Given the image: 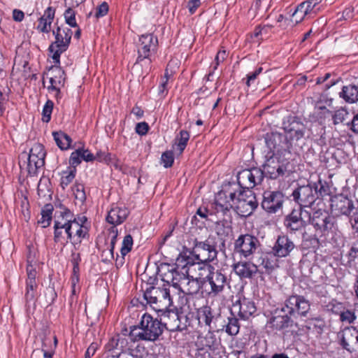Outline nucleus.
Instances as JSON below:
<instances>
[{"mask_svg":"<svg viewBox=\"0 0 358 358\" xmlns=\"http://www.w3.org/2000/svg\"><path fill=\"white\" fill-rule=\"evenodd\" d=\"M60 211V216L62 220H57L54 224V241L56 243H62L63 241L68 242L72 240V243L76 249L83 238L88 236V229L82 225L73 217V214L70 210L64 207Z\"/></svg>","mask_w":358,"mask_h":358,"instance_id":"nucleus-1","label":"nucleus"},{"mask_svg":"<svg viewBox=\"0 0 358 358\" xmlns=\"http://www.w3.org/2000/svg\"><path fill=\"white\" fill-rule=\"evenodd\" d=\"M164 325L162 321L145 313L138 326L131 327L129 336L134 341H155L162 334Z\"/></svg>","mask_w":358,"mask_h":358,"instance_id":"nucleus-2","label":"nucleus"},{"mask_svg":"<svg viewBox=\"0 0 358 358\" xmlns=\"http://www.w3.org/2000/svg\"><path fill=\"white\" fill-rule=\"evenodd\" d=\"M147 303L158 311L164 310L172 305L170 290L166 287H150L143 294Z\"/></svg>","mask_w":358,"mask_h":358,"instance_id":"nucleus-3","label":"nucleus"},{"mask_svg":"<svg viewBox=\"0 0 358 358\" xmlns=\"http://www.w3.org/2000/svg\"><path fill=\"white\" fill-rule=\"evenodd\" d=\"M158 46V40L152 34H143L139 38V41L137 45L138 57L134 66L144 62L145 64L148 65L147 70L150 69V64L152 60L150 56L155 54L157 51Z\"/></svg>","mask_w":358,"mask_h":358,"instance_id":"nucleus-4","label":"nucleus"},{"mask_svg":"<svg viewBox=\"0 0 358 358\" xmlns=\"http://www.w3.org/2000/svg\"><path fill=\"white\" fill-rule=\"evenodd\" d=\"M55 41L49 46V51L52 53V58L55 64H59L60 55L65 52L71 43L72 31L69 28L57 27L52 31Z\"/></svg>","mask_w":358,"mask_h":358,"instance_id":"nucleus-5","label":"nucleus"},{"mask_svg":"<svg viewBox=\"0 0 358 358\" xmlns=\"http://www.w3.org/2000/svg\"><path fill=\"white\" fill-rule=\"evenodd\" d=\"M236 191L235 211L241 217H248L257 208L258 202L251 189H239Z\"/></svg>","mask_w":358,"mask_h":358,"instance_id":"nucleus-6","label":"nucleus"},{"mask_svg":"<svg viewBox=\"0 0 358 358\" xmlns=\"http://www.w3.org/2000/svg\"><path fill=\"white\" fill-rule=\"evenodd\" d=\"M189 253L199 262L206 264L216 259L218 252L216 245L209 239L205 241H199L195 239Z\"/></svg>","mask_w":358,"mask_h":358,"instance_id":"nucleus-7","label":"nucleus"},{"mask_svg":"<svg viewBox=\"0 0 358 358\" xmlns=\"http://www.w3.org/2000/svg\"><path fill=\"white\" fill-rule=\"evenodd\" d=\"M278 155H272L269 157L263 165L264 177L267 176L271 179H277L286 174L289 175L290 170L288 167L289 162L287 160H280Z\"/></svg>","mask_w":358,"mask_h":358,"instance_id":"nucleus-8","label":"nucleus"},{"mask_svg":"<svg viewBox=\"0 0 358 358\" xmlns=\"http://www.w3.org/2000/svg\"><path fill=\"white\" fill-rule=\"evenodd\" d=\"M261 244L258 238L249 234H242L234 242V251L245 258L254 256Z\"/></svg>","mask_w":358,"mask_h":358,"instance_id":"nucleus-9","label":"nucleus"},{"mask_svg":"<svg viewBox=\"0 0 358 358\" xmlns=\"http://www.w3.org/2000/svg\"><path fill=\"white\" fill-rule=\"evenodd\" d=\"M45 151L41 143L34 144L30 149L27 157V162H23V165H27V170L30 176L36 175L38 170L45 164Z\"/></svg>","mask_w":358,"mask_h":358,"instance_id":"nucleus-10","label":"nucleus"},{"mask_svg":"<svg viewBox=\"0 0 358 358\" xmlns=\"http://www.w3.org/2000/svg\"><path fill=\"white\" fill-rule=\"evenodd\" d=\"M264 179V173L260 168L254 167L250 169H244L238 172L237 181L239 189H251L262 183Z\"/></svg>","mask_w":358,"mask_h":358,"instance_id":"nucleus-11","label":"nucleus"},{"mask_svg":"<svg viewBox=\"0 0 358 358\" xmlns=\"http://www.w3.org/2000/svg\"><path fill=\"white\" fill-rule=\"evenodd\" d=\"M309 218V212L299 207L298 209L292 210V211L285 217L284 224L290 231H296L305 228L308 223Z\"/></svg>","mask_w":358,"mask_h":358,"instance_id":"nucleus-12","label":"nucleus"},{"mask_svg":"<svg viewBox=\"0 0 358 358\" xmlns=\"http://www.w3.org/2000/svg\"><path fill=\"white\" fill-rule=\"evenodd\" d=\"M286 137L290 141H299L304 138L307 133V127L301 120L296 117H288L282 123Z\"/></svg>","mask_w":358,"mask_h":358,"instance_id":"nucleus-13","label":"nucleus"},{"mask_svg":"<svg viewBox=\"0 0 358 358\" xmlns=\"http://www.w3.org/2000/svg\"><path fill=\"white\" fill-rule=\"evenodd\" d=\"M308 222L314 227L316 231L326 235L334 228L335 218L329 215L327 212L317 210L312 216L310 215Z\"/></svg>","mask_w":358,"mask_h":358,"instance_id":"nucleus-14","label":"nucleus"},{"mask_svg":"<svg viewBox=\"0 0 358 358\" xmlns=\"http://www.w3.org/2000/svg\"><path fill=\"white\" fill-rule=\"evenodd\" d=\"M236 191L222 190L219 192L215 198L213 208L216 213L225 215L231 208L235 210V199Z\"/></svg>","mask_w":358,"mask_h":358,"instance_id":"nucleus-15","label":"nucleus"},{"mask_svg":"<svg viewBox=\"0 0 358 358\" xmlns=\"http://www.w3.org/2000/svg\"><path fill=\"white\" fill-rule=\"evenodd\" d=\"M265 142L273 155H280L285 152L289 153V150L291 147V143L286 136L280 133L272 132L267 134L265 137Z\"/></svg>","mask_w":358,"mask_h":358,"instance_id":"nucleus-16","label":"nucleus"},{"mask_svg":"<svg viewBox=\"0 0 358 358\" xmlns=\"http://www.w3.org/2000/svg\"><path fill=\"white\" fill-rule=\"evenodd\" d=\"M284 195L280 191L264 192L262 201V208L268 213H276L282 208Z\"/></svg>","mask_w":358,"mask_h":358,"instance_id":"nucleus-17","label":"nucleus"},{"mask_svg":"<svg viewBox=\"0 0 358 358\" xmlns=\"http://www.w3.org/2000/svg\"><path fill=\"white\" fill-rule=\"evenodd\" d=\"M317 192V186L315 187L314 189L311 185H303L295 189L292 196L300 206L309 207L315 201Z\"/></svg>","mask_w":358,"mask_h":358,"instance_id":"nucleus-18","label":"nucleus"},{"mask_svg":"<svg viewBox=\"0 0 358 358\" xmlns=\"http://www.w3.org/2000/svg\"><path fill=\"white\" fill-rule=\"evenodd\" d=\"M209 273L204 279V284L208 283L210 287V293L217 295L221 292L227 282V276L220 270H215L209 266Z\"/></svg>","mask_w":358,"mask_h":358,"instance_id":"nucleus-19","label":"nucleus"},{"mask_svg":"<svg viewBox=\"0 0 358 358\" xmlns=\"http://www.w3.org/2000/svg\"><path fill=\"white\" fill-rule=\"evenodd\" d=\"M341 345L352 352L358 348V330L354 327H346L338 334Z\"/></svg>","mask_w":358,"mask_h":358,"instance_id":"nucleus-20","label":"nucleus"},{"mask_svg":"<svg viewBox=\"0 0 358 358\" xmlns=\"http://www.w3.org/2000/svg\"><path fill=\"white\" fill-rule=\"evenodd\" d=\"M188 275L187 270L179 269L170 265H168L166 271L162 273V280L168 284H172L176 289L180 288L184 279Z\"/></svg>","mask_w":358,"mask_h":358,"instance_id":"nucleus-21","label":"nucleus"},{"mask_svg":"<svg viewBox=\"0 0 358 358\" xmlns=\"http://www.w3.org/2000/svg\"><path fill=\"white\" fill-rule=\"evenodd\" d=\"M276 257H278L272 251L271 252H262L259 255L253 257L252 259L255 261L257 268L262 267L264 268L265 273L269 274L278 266Z\"/></svg>","mask_w":358,"mask_h":358,"instance_id":"nucleus-22","label":"nucleus"},{"mask_svg":"<svg viewBox=\"0 0 358 358\" xmlns=\"http://www.w3.org/2000/svg\"><path fill=\"white\" fill-rule=\"evenodd\" d=\"M295 248L294 242L285 235L279 236L272 248L273 254L278 257L289 256Z\"/></svg>","mask_w":358,"mask_h":358,"instance_id":"nucleus-23","label":"nucleus"},{"mask_svg":"<svg viewBox=\"0 0 358 358\" xmlns=\"http://www.w3.org/2000/svg\"><path fill=\"white\" fill-rule=\"evenodd\" d=\"M267 324L273 331H281L292 327L293 320L287 313H280V310L277 309Z\"/></svg>","mask_w":358,"mask_h":358,"instance_id":"nucleus-24","label":"nucleus"},{"mask_svg":"<svg viewBox=\"0 0 358 358\" xmlns=\"http://www.w3.org/2000/svg\"><path fill=\"white\" fill-rule=\"evenodd\" d=\"M160 321L164 325V329L168 331H174L181 330L180 320L177 312L173 310H167L162 315Z\"/></svg>","mask_w":358,"mask_h":358,"instance_id":"nucleus-25","label":"nucleus"},{"mask_svg":"<svg viewBox=\"0 0 358 358\" xmlns=\"http://www.w3.org/2000/svg\"><path fill=\"white\" fill-rule=\"evenodd\" d=\"M234 272L241 278H251L254 274L259 271L255 261L252 262H239L233 266Z\"/></svg>","mask_w":358,"mask_h":358,"instance_id":"nucleus-26","label":"nucleus"},{"mask_svg":"<svg viewBox=\"0 0 358 358\" xmlns=\"http://www.w3.org/2000/svg\"><path fill=\"white\" fill-rule=\"evenodd\" d=\"M234 308H238V316L241 319L248 320L257 310L255 303L247 298L240 299L238 303L234 305Z\"/></svg>","mask_w":358,"mask_h":358,"instance_id":"nucleus-27","label":"nucleus"},{"mask_svg":"<svg viewBox=\"0 0 358 358\" xmlns=\"http://www.w3.org/2000/svg\"><path fill=\"white\" fill-rule=\"evenodd\" d=\"M331 208L335 213L345 215H349L352 210L354 209V204L352 201L346 197L336 198L332 201Z\"/></svg>","mask_w":358,"mask_h":358,"instance_id":"nucleus-28","label":"nucleus"},{"mask_svg":"<svg viewBox=\"0 0 358 358\" xmlns=\"http://www.w3.org/2000/svg\"><path fill=\"white\" fill-rule=\"evenodd\" d=\"M55 10L52 7H48L44 12V14L39 17L36 29L40 33H49L51 30V24L55 17Z\"/></svg>","mask_w":358,"mask_h":358,"instance_id":"nucleus-29","label":"nucleus"},{"mask_svg":"<svg viewBox=\"0 0 358 358\" xmlns=\"http://www.w3.org/2000/svg\"><path fill=\"white\" fill-rule=\"evenodd\" d=\"M128 215L129 210L127 208L115 206L108 212L106 220L108 223L114 226L120 224L127 219Z\"/></svg>","mask_w":358,"mask_h":358,"instance_id":"nucleus-30","label":"nucleus"},{"mask_svg":"<svg viewBox=\"0 0 358 358\" xmlns=\"http://www.w3.org/2000/svg\"><path fill=\"white\" fill-rule=\"evenodd\" d=\"M178 289L185 294L192 295L199 291L200 282L197 278H190L189 275L186 279H184Z\"/></svg>","mask_w":358,"mask_h":358,"instance_id":"nucleus-31","label":"nucleus"},{"mask_svg":"<svg viewBox=\"0 0 358 358\" xmlns=\"http://www.w3.org/2000/svg\"><path fill=\"white\" fill-rule=\"evenodd\" d=\"M339 94L346 102L355 103L358 101V86L355 85L343 86Z\"/></svg>","mask_w":358,"mask_h":358,"instance_id":"nucleus-32","label":"nucleus"},{"mask_svg":"<svg viewBox=\"0 0 358 358\" xmlns=\"http://www.w3.org/2000/svg\"><path fill=\"white\" fill-rule=\"evenodd\" d=\"M197 317L200 324H204L210 327V324L214 319L213 310L210 306H203L199 309Z\"/></svg>","mask_w":358,"mask_h":358,"instance_id":"nucleus-33","label":"nucleus"},{"mask_svg":"<svg viewBox=\"0 0 358 358\" xmlns=\"http://www.w3.org/2000/svg\"><path fill=\"white\" fill-rule=\"evenodd\" d=\"M52 73H54V76L50 78V85L48 87L49 91L57 90V88H59L57 85H63L65 80L64 71L61 68L52 69Z\"/></svg>","mask_w":358,"mask_h":358,"instance_id":"nucleus-34","label":"nucleus"},{"mask_svg":"<svg viewBox=\"0 0 358 358\" xmlns=\"http://www.w3.org/2000/svg\"><path fill=\"white\" fill-rule=\"evenodd\" d=\"M38 283L34 281H26L24 298L26 303H34L37 295Z\"/></svg>","mask_w":358,"mask_h":358,"instance_id":"nucleus-35","label":"nucleus"},{"mask_svg":"<svg viewBox=\"0 0 358 358\" xmlns=\"http://www.w3.org/2000/svg\"><path fill=\"white\" fill-rule=\"evenodd\" d=\"M54 139L61 150H66L70 147L71 138L64 132H53Z\"/></svg>","mask_w":358,"mask_h":358,"instance_id":"nucleus-36","label":"nucleus"},{"mask_svg":"<svg viewBox=\"0 0 358 358\" xmlns=\"http://www.w3.org/2000/svg\"><path fill=\"white\" fill-rule=\"evenodd\" d=\"M52 211L53 206L51 203L45 205L41 210V217L38 221V223L41 224L42 227L45 228L50 225L52 220Z\"/></svg>","mask_w":358,"mask_h":358,"instance_id":"nucleus-37","label":"nucleus"},{"mask_svg":"<svg viewBox=\"0 0 358 358\" xmlns=\"http://www.w3.org/2000/svg\"><path fill=\"white\" fill-rule=\"evenodd\" d=\"M194 265V264L191 262V258L189 256L184 252H180L176 258V264L172 266L189 271V267Z\"/></svg>","mask_w":358,"mask_h":358,"instance_id":"nucleus-38","label":"nucleus"},{"mask_svg":"<svg viewBox=\"0 0 358 358\" xmlns=\"http://www.w3.org/2000/svg\"><path fill=\"white\" fill-rule=\"evenodd\" d=\"M296 298L299 303L294 307V313H297L302 316H306L310 310V303L303 296L296 295Z\"/></svg>","mask_w":358,"mask_h":358,"instance_id":"nucleus-39","label":"nucleus"},{"mask_svg":"<svg viewBox=\"0 0 358 358\" xmlns=\"http://www.w3.org/2000/svg\"><path fill=\"white\" fill-rule=\"evenodd\" d=\"M296 295L289 296L285 301L284 306L280 309V313H287V315L294 314V309L297 304Z\"/></svg>","mask_w":358,"mask_h":358,"instance_id":"nucleus-40","label":"nucleus"},{"mask_svg":"<svg viewBox=\"0 0 358 358\" xmlns=\"http://www.w3.org/2000/svg\"><path fill=\"white\" fill-rule=\"evenodd\" d=\"M189 138V134L187 131H180L179 135L176 138V141H178L176 143V149L179 151V154H181L185 150Z\"/></svg>","mask_w":358,"mask_h":358,"instance_id":"nucleus-41","label":"nucleus"},{"mask_svg":"<svg viewBox=\"0 0 358 358\" xmlns=\"http://www.w3.org/2000/svg\"><path fill=\"white\" fill-rule=\"evenodd\" d=\"M76 168H70L69 171H63L61 178L60 185L62 189H65L75 178L76 176Z\"/></svg>","mask_w":358,"mask_h":358,"instance_id":"nucleus-42","label":"nucleus"},{"mask_svg":"<svg viewBox=\"0 0 358 358\" xmlns=\"http://www.w3.org/2000/svg\"><path fill=\"white\" fill-rule=\"evenodd\" d=\"M228 323L226 325V332L229 335H236L239 332L238 320L234 317L228 318Z\"/></svg>","mask_w":358,"mask_h":358,"instance_id":"nucleus-43","label":"nucleus"},{"mask_svg":"<svg viewBox=\"0 0 358 358\" xmlns=\"http://www.w3.org/2000/svg\"><path fill=\"white\" fill-rule=\"evenodd\" d=\"M69 7L64 12V18L66 24L72 27H77L78 24L76 20V13L73 10V7Z\"/></svg>","mask_w":358,"mask_h":358,"instance_id":"nucleus-44","label":"nucleus"},{"mask_svg":"<svg viewBox=\"0 0 358 358\" xmlns=\"http://www.w3.org/2000/svg\"><path fill=\"white\" fill-rule=\"evenodd\" d=\"M132 246L133 238L130 234H128L124 236L122 241V245L120 250L122 256L124 257L127 254H128L131 250Z\"/></svg>","mask_w":358,"mask_h":358,"instance_id":"nucleus-45","label":"nucleus"},{"mask_svg":"<svg viewBox=\"0 0 358 358\" xmlns=\"http://www.w3.org/2000/svg\"><path fill=\"white\" fill-rule=\"evenodd\" d=\"M306 17H308V15L305 13L303 5L300 3L292 14V21H294L296 24H298L301 22Z\"/></svg>","mask_w":358,"mask_h":358,"instance_id":"nucleus-46","label":"nucleus"},{"mask_svg":"<svg viewBox=\"0 0 358 358\" xmlns=\"http://www.w3.org/2000/svg\"><path fill=\"white\" fill-rule=\"evenodd\" d=\"M73 192L76 199L80 202H83L86 199L85 188L82 184H76L73 187Z\"/></svg>","mask_w":358,"mask_h":358,"instance_id":"nucleus-47","label":"nucleus"},{"mask_svg":"<svg viewBox=\"0 0 358 358\" xmlns=\"http://www.w3.org/2000/svg\"><path fill=\"white\" fill-rule=\"evenodd\" d=\"M162 164L165 168H169L172 166L174 162L173 153L171 151L164 152L162 155L161 157Z\"/></svg>","mask_w":358,"mask_h":358,"instance_id":"nucleus-48","label":"nucleus"},{"mask_svg":"<svg viewBox=\"0 0 358 358\" xmlns=\"http://www.w3.org/2000/svg\"><path fill=\"white\" fill-rule=\"evenodd\" d=\"M301 5H303V8L305 9V13L308 15V17H313L316 15L319 11L320 8H317L313 3L310 1V0H307L301 3Z\"/></svg>","mask_w":358,"mask_h":358,"instance_id":"nucleus-49","label":"nucleus"},{"mask_svg":"<svg viewBox=\"0 0 358 358\" xmlns=\"http://www.w3.org/2000/svg\"><path fill=\"white\" fill-rule=\"evenodd\" d=\"M53 108V102L50 100H48L43 109V121L45 122H48L51 117V113Z\"/></svg>","mask_w":358,"mask_h":358,"instance_id":"nucleus-50","label":"nucleus"},{"mask_svg":"<svg viewBox=\"0 0 358 358\" xmlns=\"http://www.w3.org/2000/svg\"><path fill=\"white\" fill-rule=\"evenodd\" d=\"M340 319L342 322L350 324L356 319V316L354 312L350 310H346L341 313Z\"/></svg>","mask_w":358,"mask_h":358,"instance_id":"nucleus-51","label":"nucleus"},{"mask_svg":"<svg viewBox=\"0 0 358 358\" xmlns=\"http://www.w3.org/2000/svg\"><path fill=\"white\" fill-rule=\"evenodd\" d=\"M262 67L257 68L255 71L251 72L247 75L245 84L250 87L252 83L257 78V76L262 72Z\"/></svg>","mask_w":358,"mask_h":358,"instance_id":"nucleus-52","label":"nucleus"},{"mask_svg":"<svg viewBox=\"0 0 358 358\" xmlns=\"http://www.w3.org/2000/svg\"><path fill=\"white\" fill-rule=\"evenodd\" d=\"M348 256L350 261L358 259V239L352 243Z\"/></svg>","mask_w":358,"mask_h":358,"instance_id":"nucleus-53","label":"nucleus"},{"mask_svg":"<svg viewBox=\"0 0 358 358\" xmlns=\"http://www.w3.org/2000/svg\"><path fill=\"white\" fill-rule=\"evenodd\" d=\"M78 151L80 152V159L81 160H85V162H93L95 160L94 155L91 153L87 149L84 148H78Z\"/></svg>","mask_w":358,"mask_h":358,"instance_id":"nucleus-54","label":"nucleus"},{"mask_svg":"<svg viewBox=\"0 0 358 358\" xmlns=\"http://www.w3.org/2000/svg\"><path fill=\"white\" fill-rule=\"evenodd\" d=\"M317 186V198L319 196H323L328 194V187L324 185L321 180L318 181V183H314L313 187L315 189V187Z\"/></svg>","mask_w":358,"mask_h":358,"instance_id":"nucleus-55","label":"nucleus"},{"mask_svg":"<svg viewBox=\"0 0 358 358\" xmlns=\"http://www.w3.org/2000/svg\"><path fill=\"white\" fill-rule=\"evenodd\" d=\"M80 152L77 149L71 153L69 159V163L71 165L74 166L73 168H76V166L80 164Z\"/></svg>","mask_w":358,"mask_h":358,"instance_id":"nucleus-56","label":"nucleus"},{"mask_svg":"<svg viewBox=\"0 0 358 358\" xmlns=\"http://www.w3.org/2000/svg\"><path fill=\"white\" fill-rule=\"evenodd\" d=\"M110 230V234H112V236H111V240H110V243L109 250H110V253L113 255L114 248H115V243L117 241V229L115 228V227H111Z\"/></svg>","mask_w":358,"mask_h":358,"instance_id":"nucleus-57","label":"nucleus"},{"mask_svg":"<svg viewBox=\"0 0 358 358\" xmlns=\"http://www.w3.org/2000/svg\"><path fill=\"white\" fill-rule=\"evenodd\" d=\"M136 132L139 135H145L148 133L149 130V126L148 124L145 122H139L136 126Z\"/></svg>","mask_w":358,"mask_h":358,"instance_id":"nucleus-58","label":"nucleus"},{"mask_svg":"<svg viewBox=\"0 0 358 358\" xmlns=\"http://www.w3.org/2000/svg\"><path fill=\"white\" fill-rule=\"evenodd\" d=\"M27 278L26 281H34L36 282V271L33 267L32 265L28 264L27 267Z\"/></svg>","mask_w":358,"mask_h":358,"instance_id":"nucleus-59","label":"nucleus"},{"mask_svg":"<svg viewBox=\"0 0 358 358\" xmlns=\"http://www.w3.org/2000/svg\"><path fill=\"white\" fill-rule=\"evenodd\" d=\"M108 5L106 2H103L97 8L96 11V16L103 17L108 13Z\"/></svg>","mask_w":358,"mask_h":358,"instance_id":"nucleus-60","label":"nucleus"},{"mask_svg":"<svg viewBox=\"0 0 358 358\" xmlns=\"http://www.w3.org/2000/svg\"><path fill=\"white\" fill-rule=\"evenodd\" d=\"M227 52L224 50H220L215 59V64L213 67V69L215 70L217 68V66L220 64V62H222L224 61V59L227 58Z\"/></svg>","mask_w":358,"mask_h":358,"instance_id":"nucleus-61","label":"nucleus"},{"mask_svg":"<svg viewBox=\"0 0 358 358\" xmlns=\"http://www.w3.org/2000/svg\"><path fill=\"white\" fill-rule=\"evenodd\" d=\"M95 159H96L99 162H104L106 163H110L111 161V155L109 153H105L102 152H98L96 155L94 156Z\"/></svg>","mask_w":358,"mask_h":358,"instance_id":"nucleus-62","label":"nucleus"},{"mask_svg":"<svg viewBox=\"0 0 358 358\" xmlns=\"http://www.w3.org/2000/svg\"><path fill=\"white\" fill-rule=\"evenodd\" d=\"M45 294L48 296V302L50 303H52L57 296L56 292L55 291L52 287H48L46 289Z\"/></svg>","mask_w":358,"mask_h":358,"instance_id":"nucleus-63","label":"nucleus"},{"mask_svg":"<svg viewBox=\"0 0 358 358\" xmlns=\"http://www.w3.org/2000/svg\"><path fill=\"white\" fill-rule=\"evenodd\" d=\"M98 345L95 343H92L87 348L85 358H91L96 352Z\"/></svg>","mask_w":358,"mask_h":358,"instance_id":"nucleus-64","label":"nucleus"}]
</instances>
